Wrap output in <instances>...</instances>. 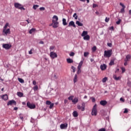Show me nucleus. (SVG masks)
Listing matches in <instances>:
<instances>
[{
	"label": "nucleus",
	"instance_id": "1",
	"mask_svg": "<svg viewBox=\"0 0 131 131\" xmlns=\"http://www.w3.org/2000/svg\"><path fill=\"white\" fill-rule=\"evenodd\" d=\"M14 7L18 10H20L21 11H25V8L24 7V6L20 4L19 3H14Z\"/></svg>",
	"mask_w": 131,
	"mask_h": 131
},
{
	"label": "nucleus",
	"instance_id": "2",
	"mask_svg": "<svg viewBox=\"0 0 131 131\" xmlns=\"http://www.w3.org/2000/svg\"><path fill=\"white\" fill-rule=\"evenodd\" d=\"M130 59H131V55L130 54H128L126 55V57L124 60V66H126L128 64V62L130 61Z\"/></svg>",
	"mask_w": 131,
	"mask_h": 131
},
{
	"label": "nucleus",
	"instance_id": "3",
	"mask_svg": "<svg viewBox=\"0 0 131 131\" xmlns=\"http://www.w3.org/2000/svg\"><path fill=\"white\" fill-rule=\"evenodd\" d=\"M112 54L113 52L112 49H110V50H105L104 56L109 58L112 56Z\"/></svg>",
	"mask_w": 131,
	"mask_h": 131
},
{
	"label": "nucleus",
	"instance_id": "4",
	"mask_svg": "<svg viewBox=\"0 0 131 131\" xmlns=\"http://www.w3.org/2000/svg\"><path fill=\"white\" fill-rule=\"evenodd\" d=\"M11 30L10 28L8 29H3V33L4 36H7L8 35L11 34Z\"/></svg>",
	"mask_w": 131,
	"mask_h": 131
},
{
	"label": "nucleus",
	"instance_id": "5",
	"mask_svg": "<svg viewBox=\"0 0 131 131\" xmlns=\"http://www.w3.org/2000/svg\"><path fill=\"white\" fill-rule=\"evenodd\" d=\"M85 107V104L84 103H82L81 106V105L77 106V108L79 110H81V111H84Z\"/></svg>",
	"mask_w": 131,
	"mask_h": 131
},
{
	"label": "nucleus",
	"instance_id": "6",
	"mask_svg": "<svg viewBox=\"0 0 131 131\" xmlns=\"http://www.w3.org/2000/svg\"><path fill=\"white\" fill-rule=\"evenodd\" d=\"M96 106V105H95L94 106V107H93V109H92V116H97V108H96V107H95Z\"/></svg>",
	"mask_w": 131,
	"mask_h": 131
},
{
	"label": "nucleus",
	"instance_id": "7",
	"mask_svg": "<svg viewBox=\"0 0 131 131\" xmlns=\"http://www.w3.org/2000/svg\"><path fill=\"white\" fill-rule=\"evenodd\" d=\"M50 56L51 58L53 59L57 57V53L56 52H51Z\"/></svg>",
	"mask_w": 131,
	"mask_h": 131
},
{
	"label": "nucleus",
	"instance_id": "8",
	"mask_svg": "<svg viewBox=\"0 0 131 131\" xmlns=\"http://www.w3.org/2000/svg\"><path fill=\"white\" fill-rule=\"evenodd\" d=\"M68 127V124L67 123H62L60 124V128L61 129H66Z\"/></svg>",
	"mask_w": 131,
	"mask_h": 131
},
{
	"label": "nucleus",
	"instance_id": "9",
	"mask_svg": "<svg viewBox=\"0 0 131 131\" xmlns=\"http://www.w3.org/2000/svg\"><path fill=\"white\" fill-rule=\"evenodd\" d=\"M27 106L30 109H34L36 107L35 105L32 104L29 102H27Z\"/></svg>",
	"mask_w": 131,
	"mask_h": 131
},
{
	"label": "nucleus",
	"instance_id": "10",
	"mask_svg": "<svg viewBox=\"0 0 131 131\" xmlns=\"http://www.w3.org/2000/svg\"><path fill=\"white\" fill-rule=\"evenodd\" d=\"M12 47V45L10 44L6 43L3 45V48L6 50H9Z\"/></svg>",
	"mask_w": 131,
	"mask_h": 131
},
{
	"label": "nucleus",
	"instance_id": "11",
	"mask_svg": "<svg viewBox=\"0 0 131 131\" xmlns=\"http://www.w3.org/2000/svg\"><path fill=\"white\" fill-rule=\"evenodd\" d=\"M53 23L50 25V26H51L52 25H53V27L54 28H56L58 27V22L57 21H55V20H52Z\"/></svg>",
	"mask_w": 131,
	"mask_h": 131
},
{
	"label": "nucleus",
	"instance_id": "12",
	"mask_svg": "<svg viewBox=\"0 0 131 131\" xmlns=\"http://www.w3.org/2000/svg\"><path fill=\"white\" fill-rule=\"evenodd\" d=\"M16 104H17L16 102L14 100L9 101L7 103L8 106L9 105L12 106V105H16Z\"/></svg>",
	"mask_w": 131,
	"mask_h": 131
},
{
	"label": "nucleus",
	"instance_id": "13",
	"mask_svg": "<svg viewBox=\"0 0 131 131\" xmlns=\"http://www.w3.org/2000/svg\"><path fill=\"white\" fill-rule=\"evenodd\" d=\"M107 66L105 64L100 65V70L101 71H105L106 69Z\"/></svg>",
	"mask_w": 131,
	"mask_h": 131
},
{
	"label": "nucleus",
	"instance_id": "14",
	"mask_svg": "<svg viewBox=\"0 0 131 131\" xmlns=\"http://www.w3.org/2000/svg\"><path fill=\"white\" fill-rule=\"evenodd\" d=\"M70 26H73V27L74 28H76V25L75 24V22L73 21H71L69 23V25H68V27H70Z\"/></svg>",
	"mask_w": 131,
	"mask_h": 131
},
{
	"label": "nucleus",
	"instance_id": "15",
	"mask_svg": "<svg viewBox=\"0 0 131 131\" xmlns=\"http://www.w3.org/2000/svg\"><path fill=\"white\" fill-rule=\"evenodd\" d=\"M100 105H101L102 106H105V105H106L107 102L105 100H102V101H100Z\"/></svg>",
	"mask_w": 131,
	"mask_h": 131
},
{
	"label": "nucleus",
	"instance_id": "16",
	"mask_svg": "<svg viewBox=\"0 0 131 131\" xmlns=\"http://www.w3.org/2000/svg\"><path fill=\"white\" fill-rule=\"evenodd\" d=\"M79 102V99L78 98H75L74 99L72 100V102L74 104H76Z\"/></svg>",
	"mask_w": 131,
	"mask_h": 131
},
{
	"label": "nucleus",
	"instance_id": "17",
	"mask_svg": "<svg viewBox=\"0 0 131 131\" xmlns=\"http://www.w3.org/2000/svg\"><path fill=\"white\" fill-rule=\"evenodd\" d=\"M73 117L76 118L78 116V113L76 111H74L73 113Z\"/></svg>",
	"mask_w": 131,
	"mask_h": 131
},
{
	"label": "nucleus",
	"instance_id": "18",
	"mask_svg": "<svg viewBox=\"0 0 131 131\" xmlns=\"http://www.w3.org/2000/svg\"><path fill=\"white\" fill-rule=\"evenodd\" d=\"M83 39L85 40H89L90 39V36L89 35L84 36L83 37Z\"/></svg>",
	"mask_w": 131,
	"mask_h": 131
},
{
	"label": "nucleus",
	"instance_id": "19",
	"mask_svg": "<svg viewBox=\"0 0 131 131\" xmlns=\"http://www.w3.org/2000/svg\"><path fill=\"white\" fill-rule=\"evenodd\" d=\"M67 62L68 63H73V60L71 58H67Z\"/></svg>",
	"mask_w": 131,
	"mask_h": 131
},
{
	"label": "nucleus",
	"instance_id": "20",
	"mask_svg": "<svg viewBox=\"0 0 131 131\" xmlns=\"http://www.w3.org/2000/svg\"><path fill=\"white\" fill-rule=\"evenodd\" d=\"M113 78H114V79H115V80H120L121 79V77H120V76L117 77V76L116 75H114L113 76Z\"/></svg>",
	"mask_w": 131,
	"mask_h": 131
},
{
	"label": "nucleus",
	"instance_id": "21",
	"mask_svg": "<svg viewBox=\"0 0 131 131\" xmlns=\"http://www.w3.org/2000/svg\"><path fill=\"white\" fill-rule=\"evenodd\" d=\"M88 31H83L82 32V33L81 34V36L84 37L86 35H88Z\"/></svg>",
	"mask_w": 131,
	"mask_h": 131
},
{
	"label": "nucleus",
	"instance_id": "22",
	"mask_svg": "<svg viewBox=\"0 0 131 131\" xmlns=\"http://www.w3.org/2000/svg\"><path fill=\"white\" fill-rule=\"evenodd\" d=\"M77 78H78V75L77 74H75L74 78V83L77 82V81H78Z\"/></svg>",
	"mask_w": 131,
	"mask_h": 131
},
{
	"label": "nucleus",
	"instance_id": "23",
	"mask_svg": "<svg viewBox=\"0 0 131 131\" xmlns=\"http://www.w3.org/2000/svg\"><path fill=\"white\" fill-rule=\"evenodd\" d=\"M83 63V61H81L78 64V68L81 69Z\"/></svg>",
	"mask_w": 131,
	"mask_h": 131
},
{
	"label": "nucleus",
	"instance_id": "24",
	"mask_svg": "<svg viewBox=\"0 0 131 131\" xmlns=\"http://www.w3.org/2000/svg\"><path fill=\"white\" fill-rule=\"evenodd\" d=\"M2 98L3 100L6 101V100H8V95H3V96L2 97Z\"/></svg>",
	"mask_w": 131,
	"mask_h": 131
},
{
	"label": "nucleus",
	"instance_id": "25",
	"mask_svg": "<svg viewBox=\"0 0 131 131\" xmlns=\"http://www.w3.org/2000/svg\"><path fill=\"white\" fill-rule=\"evenodd\" d=\"M17 95L19 97H22L24 96V94L21 92H17Z\"/></svg>",
	"mask_w": 131,
	"mask_h": 131
},
{
	"label": "nucleus",
	"instance_id": "26",
	"mask_svg": "<svg viewBox=\"0 0 131 131\" xmlns=\"http://www.w3.org/2000/svg\"><path fill=\"white\" fill-rule=\"evenodd\" d=\"M76 24H77L78 26H83V24L80 23L79 21H76Z\"/></svg>",
	"mask_w": 131,
	"mask_h": 131
},
{
	"label": "nucleus",
	"instance_id": "27",
	"mask_svg": "<svg viewBox=\"0 0 131 131\" xmlns=\"http://www.w3.org/2000/svg\"><path fill=\"white\" fill-rule=\"evenodd\" d=\"M62 24L63 26H66L67 25V23L66 22V19L63 18L62 19Z\"/></svg>",
	"mask_w": 131,
	"mask_h": 131
},
{
	"label": "nucleus",
	"instance_id": "28",
	"mask_svg": "<svg viewBox=\"0 0 131 131\" xmlns=\"http://www.w3.org/2000/svg\"><path fill=\"white\" fill-rule=\"evenodd\" d=\"M8 27H10V25L9 24V23H6L4 27H3V29H7Z\"/></svg>",
	"mask_w": 131,
	"mask_h": 131
},
{
	"label": "nucleus",
	"instance_id": "29",
	"mask_svg": "<svg viewBox=\"0 0 131 131\" xmlns=\"http://www.w3.org/2000/svg\"><path fill=\"white\" fill-rule=\"evenodd\" d=\"M73 17L74 18V19L75 20H77L78 19V16L77 15V13H75L73 15Z\"/></svg>",
	"mask_w": 131,
	"mask_h": 131
},
{
	"label": "nucleus",
	"instance_id": "30",
	"mask_svg": "<svg viewBox=\"0 0 131 131\" xmlns=\"http://www.w3.org/2000/svg\"><path fill=\"white\" fill-rule=\"evenodd\" d=\"M96 50H97L96 46H93V47H92V51L93 52H96Z\"/></svg>",
	"mask_w": 131,
	"mask_h": 131
},
{
	"label": "nucleus",
	"instance_id": "31",
	"mask_svg": "<svg viewBox=\"0 0 131 131\" xmlns=\"http://www.w3.org/2000/svg\"><path fill=\"white\" fill-rule=\"evenodd\" d=\"M89 55V53L88 52H84L83 54V56L85 57H86Z\"/></svg>",
	"mask_w": 131,
	"mask_h": 131
},
{
	"label": "nucleus",
	"instance_id": "32",
	"mask_svg": "<svg viewBox=\"0 0 131 131\" xmlns=\"http://www.w3.org/2000/svg\"><path fill=\"white\" fill-rule=\"evenodd\" d=\"M38 7H39V5H35L33 6V9H34V10H36Z\"/></svg>",
	"mask_w": 131,
	"mask_h": 131
},
{
	"label": "nucleus",
	"instance_id": "33",
	"mask_svg": "<svg viewBox=\"0 0 131 131\" xmlns=\"http://www.w3.org/2000/svg\"><path fill=\"white\" fill-rule=\"evenodd\" d=\"M18 80L20 83H24V80L22 78H18Z\"/></svg>",
	"mask_w": 131,
	"mask_h": 131
},
{
	"label": "nucleus",
	"instance_id": "34",
	"mask_svg": "<svg viewBox=\"0 0 131 131\" xmlns=\"http://www.w3.org/2000/svg\"><path fill=\"white\" fill-rule=\"evenodd\" d=\"M35 29H34V28H32V29H31L29 31V33H30V34H32V33H33L34 32H35Z\"/></svg>",
	"mask_w": 131,
	"mask_h": 131
},
{
	"label": "nucleus",
	"instance_id": "35",
	"mask_svg": "<svg viewBox=\"0 0 131 131\" xmlns=\"http://www.w3.org/2000/svg\"><path fill=\"white\" fill-rule=\"evenodd\" d=\"M115 64L114 60H111V62H110V66H113Z\"/></svg>",
	"mask_w": 131,
	"mask_h": 131
},
{
	"label": "nucleus",
	"instance_id": "36",
	"mask_svg": "<svg viewBox=\"0 0 131 131\" xmlns=\"http://www.w3.org/2000/svg\"><path fill=\"white\" fill-rule=\"evenodd\" d=\"M38 89V87L37 85H36L33 88V90H34V91H36Z\"/></svg>",
	"mask_w": 131,
	"mask_h": 131
},
{
	"label": "nucleus",
	"instance_id": "37",
	"mask_svg": "<svg viewBox=\"0 0 131 131\" xmlns=\"http://www.w3.org/2000/svg\"><path fill=\"white\" fill-rule=\"evenodd\" d=\"M53 18L55 19V20H56L55 21H57L58 20V17L56 15H54L53 17Z\"/></svg>",
	"mask_w": 131,
	"mask_h": 131
},
{
	"label": "nucleus",
	"instance_id": "38",
	"mask_svg": "<svg viewBox=\"0 0 131 131\" xmlns=\"http://www.w3.org/2000/svg\"><path fill=\"white\" fill-rule=\"evenodd\" d=\"M73 98H74V96H70V97L68 98V99H69V100H71V101H73Z\"/></svg>",
	"mask_w": 131,
	"mask_h": 131
},
{
	"label": "nucleus",
	"instance_id": "39",
	"mask_svg": "<svg viewBox=\"0 0 131 131\" xmlns=\"http://www.w3.org/2000/svg\"><path fill=\"white\" fill-rule=\"evenodd\" d=\"M107 79V77H105L102 79V82L105 83L106 82V80Z\"/></svg>",
	"mask_w": 131,
	"mask_h": 131
},
{
	"label": "nucleus",
	"instance_id": "40",
	"mask_svg": "<svg viewBox=\"0 0 131 131\" xmlns=\"http://www.w3.org/2000/svg\"><path fill=\"white\" fill-rule=\"evenodd\" d=\"M55 46H50V51L53 50L55 49Z\"/></svg>",
	"mask_w": 131,
	"mask_h": 131
},
{
	"label": "nucleus",
	"instance_id": "41",
	"mask_svg": "<svg viewBox=\"0 0 131 131\" xmlns=\"http://www.w3.org/2000/svg\"><path fill=\"white\" fill-rule=\"evenodd\" d=\"M75 55V53L74 52H71L70 53V56H74Z\"/></svg>",
	"mask_w": 131,
	"mask_h": 131
},
{
	"label": "nucleus",
	"instance_id": "42",
	"mask_svg": "<svg viewBox=\"0 0 131 131\" xmlns=\"http://www.w3.org/2000/svg\"><path fill=\"white\" fill-rule=\"evenodd\" d=\"M81 72V70L80 68H78V71H77V74H80Z\"/></svg>",
	"mask_w": 131,
	"mask_h": 131
},
{
	"label": "nucleus",
	"instance_id": "43",
	"mask_svg": "<svg viewBox=\"0 0 131 131\" xmlns=\"http://www.w3.org/2000/svg\"><path fill=\"white\" fill-rule=\"evenodd\" d=\"M127 84V85L129 87L131 88V82H130V81H128Z\"/></svg>",
	"mask_w": 131,
	"mask_h": 131
},
{
	"label": "nucleus",
	"instance_id": "44",
	"mask_svg": "<svg viewBox=\"0 0 131 131\" xmlns=\"http://www.w3.org/2000/svg\"><path fill=\"white\" fill-rule=\"evenodd\" d=\"M121 70H122V73H124L125 72V69L124 67H122L121 68Z\"/></svg>",
	"mask_w": 131,
	"mask_h": 131
},
{
	"label": "nucleus",
	"instance_id": "45",
	"mask_svg": "<svg viewBox=\"0 0 131 131\" xmlns=\"http://www.w3.org/2000/svg\"><path fill=\"white\" fill-rule=\"evenodd\" d=\"M98 7V5H97L96 4H93V8H95Z\"/></svg>",
	"mask_w": 131,
	"mask_h": 131
},
{
	"label": "nucleus",
	"instance_id": "46",
	"mask_svg": "<svg viewBox=\"0 0 131 131\" xmlns=\"http://www.w3.org/2000/svg\"><path fill=\"white\" fill-rule=\"evenodd\" d=\"M54 105V103H51V104L50 105L49 108H50V109H52V108L53 107Z\"/></svg>",
	"mask_w": 131,
	"mask_h": 131
},
{
	"label": "nucleus",
	"instance_id": "47",
	"mask_svg": "<svg viewBox=\"0 0 131 131\" xmlns=\"http://www.w3.org/2000/svg\"><path fill=\"white\" fill-rule=\"evenodd\" d=\"M98 131H106V129L105 128H101L98 130Z\"/></svg>",
	"mask_w": 131,
	"mask_h": 131
},
{
	"label": "nucleus",
	"instance_id": "48",
	"mask_svg": "<svg viewBox=\"0 0 131 131\" xmlns=\"http://www.w3.org/2000/svg\"><path fill=\"white\" fill-rule=\"evenodd\" d=\"M46 104H47V105H49L51 104H52V103L50 101H46Z\"/></svg>",
	"mask_w": 131,
	"mask_h": 131
},
{
	"label": "nucleus",
	"instance_id": "49",
	"mask_svg": "<svg viewBox=\"0 0 131 131\" xmlns=\"http://www.w3.org/2000/svg\"><path fill=\"white\" fill-rule=\"evenodd\" d=\"M33 51V49H31L30 51H29V54L32 55L33 54L32 51Z\"/></svg>",
	"mask_w": 131,
	"mask_h": 131
},
{
	"label": "nucleus",
	"instance_id": "50",
	"mask_svg": "<svg viewBox=\"0 0 131 131\" xmlns=\"http://www.w3.org/2000/svg\"><path fill=\"white\" fill-rule=\"evenodd\" d=\"M124 9H125V8H122L121 9L120 12H121V13H123L124 12Z\"/></svg>",
	"mask_w": 131,
	"mask_h": 131
},
{
	"label": "nucleus",
	"instance_id": "51",
	"mask_svg": "<svg viewBox=\"0 0 131 131\" xmlns=\"http://www.w3.org/2000/svg\"><path fill=\"white\" fill-rule=\"evenodd\" d=\"M39 10H40V11H45V7H40V8H39Z\"/></svg>",
	"mask_w": 131,
	"mask_h": 131
},
{
	"label": "nucleus",
	"instance_id": "52",
	"mask_svg": "<svg viewBox=\"0 0 131 131\" xmlns=\"http://www.w3.org/2000/svg\"><path fill=\"white\" fill-rule=\"evenodd\" d=\"M128 112V111H127V108H125L124 110V111L123 112V113L126 114Z\"/></svg>",
	"mask_w": 131,
	"mask_h": 131
},
{
	"label": "nucleus",
	"instance_id": "53",
	"mask_svg": "<svg viewBox=\"0 0 131 131\" xmlns=\"http://www.w3.org/2000/svg\"><path fill=\"white\" fill-rule=\"evenodd\" d=\"M110 20V18H107V17H106L105 18V21L106 22V23H108Z\"/></svg>",
	"mask_w": 131,
	"mask_h": 131
},
{
	"label": "nucleus",
	"instance_id": "54",
	"mask_svg": "<svg viewBox=\"0 0 131 131\" xmlns=\"http://www.w3.org/2000/svg\"><path fill=\"white\" fill-rule=\"evenodd\" d=\"M120 5L121 6H122L123 7V8H125V7L124 6V5L122 3H120Z\"/></svg>",
	"mask_w": 131,
	"mask_h": 131
},
{
	"label": "nucleus",
	"instance_id": "55",
	"mask_svg": "<svg viewBox=\"0 0 131 131\" xmlns=\"http://www.w3.org/2000/svg\"><path fill=\"white\" fill-rule=\"evenodd\" d=\"M72 69L73 70V72L74 73H75V67H73V66H72Z\"/></svg>",
	"mask_w": 131,
	"mask_h": 131
},
{
	"label": "nucleus",
	"instance_id": "56",
	"mask_svg": "<svg viewBox=\"0 0 131 131\" xmlns=\"http://www.w3.org/2000/svg\"><path fill=\"white\" fill-rule=\"evenodd\" d=\"M120 22H121V20H120V19H119L118 21H117L116 22V24H117V25H119V24H120Z\"/></svg>",
	"mask_w": 131,
	"mask_h": 131
},
{
	"label": "nucleus",
	"instance_id": "57",
	"mask_svg": "<svg viewBox=\"0 0 131 131\" xmlns=\"http://www.w3.org/2000/svg\"><path fill=\"white\" fill-rule=\"evenodd\" d=\"M107 46H108L109 47H112V43H107Z\"/></svg>",
	"mask_w": 131,
	"mask_h": 131
},
{
	"label": "nucleus",
	"instance_id": "58",
	"mask_svg": "<svg viewBox=\"0 0 131 131\" xmlns=\"http://www.w3.org/2000/svg\"><path fill=\"white\" fill-rule=\"evenodd\" d=\"M32 83L33 84H34V85H35L36 84V81L34 80L32 81Z\"/></svg>",
	"mask_w": 131,
	"mask_h": 131
},
{
	"label": "nucleus",
	"instance_id": "59",
	"mask_svg": "<svg viewBox=\"0 0 131 131\" xmlns=\"http://www.w3.org/2000/svg\"><path fill=\"white\" fill-rule=\"evenodd\" d=\"M92 101L93 102H95V98H92Z\"/></svg>",
	"mask_w": 131,
	"mask_h": 131
},
{
	"label": "nucleus",
	"instance_id": "60",
	"mask_svg": "<svg viewBox=\"0 0 131 131\" xmlns=\"http://www.w3.org/2000/svg\"><path fill=\"white\" fill-rule=\"evenodd\" d=\"M67 102H68V100L67 99H65V100H64V104H66Z\"/></svg>",
	"mask_w": 131,
	"mask_h": 131
},
{
	"label": "nucleus",
	"instance_id": "61",
	"mask_svg": "<svg viewBox=\"0 0 131 131\" xmlns=\"http://www.w3.org/2000/svg\"><path fill=\"white\" fill-rule=\"evenodd\" d=\"M110 30H112L113 31H114V27L113 26H112L110 28Z\"/></svg>",
	"mask_w": 131,
	"mask_h": 131
},
{
	"label": "nucleus",
	"instance_id": "62",
	"mask_svg": "<svg viewBox=\"0 0 131 131\" xmlns=\"http://www.w3.org/2000/svg\"><path fill=\"white\" fill-rule=\"evenodd\" d=\"M120 100L121 101H122V102H124V100L122 98H121L120 99Z\"/></svg>",
	"mask_w": 131,
	"mask_h": 131
},
{
	"label": "nucleus",
	"instance_id": "63",
	"mask_svg": "<svg viewBox=\"0 0 131 131\" xmlns=\"http://www.w3.org/2000/svg\"><path fill=\"white\" fill-rule=\"evenodd\" d=\"M14 111H17V110H18V107H14Z\"/></svg>",
	"mask_w": 131,
	"mask_h": 131
},
{
	"label": "nucleus",
	"instance_id": "64",
	"mask_svg": "<svg viewBox=\"0 0 131 131\" xmlns=\"http://www.w3.org/2000/svg\"><path fill=\"white\" fill-rule=\"evenodd\" d=\"M39 43H40V44H43L44 42H43V41H41L40 42H39Z\"/></svg>",
	"mask_w": 131,
	"mask_h": 131
}]
</instances>
